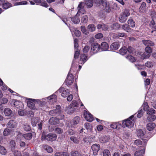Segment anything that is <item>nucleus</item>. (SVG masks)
<instances>
[{
  "label": "nucleus",
  "mask_w": 156,
  "mask_h": 156,
  "mask_svg": "<svg viewBox=\"0 0 156 156\" xmlns=\"http://www.w3.org/2000/svg\"><path fill=\"white\" fill-rule=\"evenodd\" d=\"M23 127L24 130L26 131H29L30 130L29 125L27 123L24 124Z\"/></svg>",
  "instance_id": "obj_51"
},
{
  "label": "nucleus",
  "mask_w": 156,
  "mask_h": 156,
  "mask_svg": "<svg viewBox=\"0 0 156 156\" xmlns=\"http://www.w3.org/2000/svg\"><path fill=\"white\" fill-rule=\"evenodd\" d=\"M19 115L20 116H23L27 113L26 110H19L18 112Z\"/></svg>",
  "instance_id": "obj_47"
},
{
  "label": "nucleus",
  "mask_w": 156,
  "mask_h": 156,
  "mask_svg": "<svg viewBox=\"0 0 156 156\" xmlns=\"http://www.w3.org/2000/svg\"><path fill=\"white\" fill-rule=\"evenodd\" d=\"M148 139V138L142 139L143 140V142H142L140 140L138 139L134 141V144L137 146L142 145V146L144 147L146 145Z\"/></svg>",
  "instance_id": "obj_9"
},
{
  "label": "nucleus",
  "mask_w": 156,
  "mask_h": 156,
  "mask_svg": "<svg viewBox=\"0 0 156 156\" xmlns=\"http://www.w3.org/2000/svg\"><path fill=\"white\" fill-rule=\"evenodd\" d=\"M7 152V151L4 147L0 145V153L2 155H5Z\"/></svg>",
  "instance_id": "obj_44"
},
{
  "label": "nucleus",
  "mask_w": 156,
  "mask_h": 156,
  "mask_svg": "<svg viewBox=\"0 0 156 156\" xmlns=\"http://www.w3.org/2000/svg\"><path fill=\"white\" fill-rule=\"evenodd\" d=\"M10 145L11 147V150L13 151L14 150L16 146V143L15 141L13 140H12L10 142Z\"/></svg>",
  "instance_id": "obj_57"
},
{
  "label": "nucleus",
  "mask_w": 156,
  "mask_h": 156,
  "mask_svg": "<svg viewBox=\"0 0 156 156\" xmlns=\"http://www.w3.org/2000/svg\"><path fill=\"white\" fill-rule=\"evenodd\" d=\"M66 81L67 85H70L73 83V78L72 74L69 73H68Z\"/></svg>",
  "instance_id": "obj_12"
},
{
  "label": "nucleus",
  "mask_w": 156,
  "mask_h": 156,
  "mask_svg": "<svg viewBox=\"0 0 156 156\" xmlns=\"http://www.w3.org/2000/svg\"><path fill=\"white\" fill-rule=\"evenodd\" d=\"M91 148L93 151V154L94 155H96L100 149V146L98 144H94L91 146Z\"/></svg>",
  "instance_id": "obj_10"
},
{
  "label": "nucleus",
  "mask_w": 156,
  "mask_h": 156,
  "mask_svg": "<svg viewBox=\"0 0 156 156\" xmlns=\"http://www.w3.org/2000/svg\"><path fill=\"white\" fill-rule=\"evenodd\" d=\"M69 29L71 32L72 31V30L74 31V33L76 36L79 37L80 36L81 33L80 31L76 30L75 28H74L69 27Z\"/></svg>",
  "instance_id": "obj_38"
},
{
  "label": "nucleus",
  "mask_w": 156,
  "mask_h": 156,
  "mask_svg": "<svg viewBox=\"0 0 156 156\" xmlns=\"http://www.w3.org/2000/svg\"><path fill=\"white\" fill-rule=\"evenodd\" d=\"M121 125V123L120 122H114L112 123L110 125L111 128L113 129H119V126Z\"/></svg>",
  "instance_id": "obj_23"
},
{
  "label": "nucleus",
  "mask_w": 156,
  "mask_h": 156,
  "mask_svg": "<svg viewBox=\"0 0 156 156\" xmlns=\"http://www.w3.org/2000/svg\"><path fill=\"white\" fill-rule=\"evenodd\" d=\"M125 36V34L123 33H118L114 34L113 38H119V37H123Z\"/></svg>",
  "instance_id": "obj_27"
},
{
  "label": "nucleus",
  "mask_w": 156,
  "mask_h": 156,
  "mask_svg": "<svg viewBox=\"0 0 156 156\" xmlns=\"http://www.w3.org/2000/svg\"><path fill=\"white\" fill-rule=\"evenodd\" d=\"M15 156H22L21 152L17 150H13L12 151Z\"/></svg>",
  "instance_id": "obj_63"
},
{
  "label": "nucleus",
  "mask_w": 156,
  "mask_h": 156,
  "mask_svg": "<svg viewBox=\"0 0 156 156\" xmlns=\"http://www.w3.org/2000/svg\"><path fill=\"white\" fill-rule=\"evenodd\" d=\"M84 126L88 131H90L92 129V126L89 123H85L84 124Z\"/></svg>",
  "instance_id": "obj_43"
},
{
  "label": "nucleus",
  "mask_w": 156,
  "mask_h": 156,
  "mask_svg": "<svg viewBox=\"0 0 156 156\" xmlns=\"http://www.w3.org/2000/svg\"><path fill=\"white\" fill-rule=\"evenodd\" d=\"M78 42V40L77 39H74V43L75 50H76L77 49H78L79 45Z\"/></svg>",
  "instance_id": "obj_60"
},
{
  "label": "nucleus",
  "mask_w": 156,
  "mask_h": 156,
  "mask_svg": "<svg viewBox=\"0 0 156 156\" xmlns=\"http://www.w3.org/2000/svg\"><path fill=\"white\" fill-rule=\"evenodd\" d=\"M136 134L137 136L139 138H141L142 139H144L145 134L144 132L141 129H139L136 131Z\"/></svg>",
  "instance_id": "obj_17"
},
{
  "label": "nucleus",
  "mask_w": 156,
  "mask_h": 156,
  "mask_svg": "<svg viewBox=\"0 0 156 156\" xmlns=\"http://www.w3.org/2000/svg\"><path fill=\"white\" fill-rule=\"evenodd\" d=\"M55 131L56 133L58 134H61L63 132V130L59 128H56Z\"/></svg>",
  "instance_id": "obj_62"
},
{
  "label": "nucleus",
  "mask_w": 156,
  "mask_h": 156,
  "mask_svg": "<svg viewBox=\"0 0 156 156\" xmlns=\"http://www.w3.org/2000/svg\"><path fill=\"white\" fill-rule=\"evenodd\" d=\"M60 106L59 105H57L56 109L51 110L49 112V114L51 116H57L59 115L61 112Z\"/></svg>",
  "instance_id": "obj_6"
},
{
  "label": "nucleus",
  "mask_w": 156,
  "mask_h": 156,
  "mask_svg": "<svg viewBox=\"0 0 156 156\" xmlns=\"http://www.w3.org/2000/svg\"><path fill=\"white\" fill-rule=\"evenodd\" d=\"M59 120L58 118L53 117L51 118L49 120V123L51 125H56L59 123Z\"/></svg>",
  "instance_id": "obj_14"
},
{
  "label": "nucleus",
  "mask_w": 156,
  "mask_h": 156,
  "mask_svg": "<svg viewBox=\"0 0 156 156\" xmlns=\"http://www.w3.org/2000/svg\"><path fill=\"white\" fill-rule=\"evenodd\" d=\"M71 154V156H83L81 153L79 151H73Z\"/></svg>",
  "instance_id": "obj_39"
},
{
  "label": "nucleus",
  "mask_w": 156,
  "mask_h": 156,
  "mask_svg": "<svg viewBox=\"0 0 156 156\" xmlns=\"http://www.w3.org/2000/svg\"><path fill=\"white\" fill-rule=\"evenodd\" d=\"M88 59L87 57L85 54H82L80 56L79 63L83 64Z\"/></svg>",
  "instance_id": "obj_20"
},
{
  "label": "nucleus",
  "mask_w": 156,
  "mask_h": 156,
  "mask_svg": "<svg viewBox=\"0 0 156 156\" xmlns=\"http://www.w3.org/2000/svg\"><path fill=\"white\" fill-rule=\"evenodd\" d=\"M127 52V48L125 46L119 50L120 53L122 55L126 54Z\"/></svg>",
  "instance_id": "obj_36"
},
{
  "label": "nucleus",
  "mask_w": 156,
  "mask_h": 156,
  "mask_svg": "<svg viewBox=\"0 0 156 156\" xmlns=\"http://www.w3.org/2000/svg\"><path fill=\"white\" fill-rule=\"evenodd\" d=\"M75 108L74 107L71 106L69 105L66 109V111L68 113H72L75 111Z\"/></svg>",
  "instance_id": "obj_30"
},
{
  "label": "nucleus",
  "mask_w": 156,
  "mask_h": 156,
  "mask_svg": "<svg viewBox=\"0 0 156 156\" xmlns=\"http://www.w3.org/2000/svg\"><path fill=\"white\" fill-rule=\"evenodd\" d=\"M75 50V53L74 55V58L75 59L78 58L80 54V51L78 49Z\"/></svg>",
  "instance_id": "obj_59"
},
{
  "label": "nucleus",
  "mask_w": 156,
  "mask_h": 156,
  "mask_svg": "<svg viewBox=\"0 0 156 156\" xmlns=\"http://www.w3.org/2000/svg\"><path fill=\"white\" fill-rule=\"evenodd\" d=\"M156 119V116L154 115H148L147 117V120L148 122H153Z\"/></svg>",
  "instance_id": "obj_26"
},
{
  "label": "nucleus",
  "mask_w": 156,
  "mask_h": 156,
  "mask_svg": "<svg viewBox=\"0 0 156 156\" xmlns=\"http://www.w3.org/2000/svg\"><path fill=\"white\" fill-rule=\"evenodd\" d=\"M57 137L55 134L50 133L45 135V133L43 132L42 134L41 139L42 140L52 141L55 140Z\"/></svg>",
  "instance_id": "obj_3"
},
{
  "label": "nucleus",
  "mask_w": 156,
  "mask_h": 156,
  "mask_svg": "<svg viewBox=\"0 0 156 156\" xmlns=\"http://www.w3.org/2000/svg\"><path fill=\"white\" fill-rule=\"evenodd\" d=\"M138 113L137 115V117L138 118H140L141 117L144 113V111L142 108L140 109V110L138 112Z\"/></svg>",
  "instance_id": "obj_56"
},
{
  "label": "nucleus",
  "mask_w": 156,
  "mask_h": 156,
  "mask_svg": "<svg viewBox=\"0 0 156 156\" xmlns=\"http://www.w3.org/2000/svg\"><path fill=\"white\" fill-rule=\"evenodd\" d=\"M70 138L71 140L75 143L78 144L79 142V140L74 136H71Z\"/></svg>",
  "instance_id": "obj_55"
},
{
  "label": "nucleus",
  "mask_w": 156,
  "mask_h": 156,
  "mask_svg": "<svg viewBox=\"0 0 156 156\" xmlns=\"http://www.w3.org/2000/svg\"><path fill=\"white\" fill-rule=\"evenodd\" d=\"M136 121V118L134 117L133 115H132L128 119L123 120L121 124L122 126L124 127H128L131 128L134 125V122Z\"/></svg>",
  "instance_id": "obj_2"
},
{
  "label": "nucleus",
  "mask_w": 156,
  "mask_h": 156,
  "mask_svg": "<svg viewBox=\"0 0 156 156\" xmlns=\"http://www.w3.org/2000/svg\"><path fill=\"white\" fill-rule=\"evenodd\" d=\"M109 139L110 138L109 136H104L100 138L99 141L101 143H105L108 142Z\"/></svg>",
  "instance_id": "obj_24"
},
{
  "label": "nucleus",
  "mask_w": 156,
  "mask_h": 156,
  "mask_svg": "<svg viewBox=\"0 0 156 156\" xmlns=\"http://www.w3.org/2000/svg\"><path fill=\"white\" fill-rule=\"evenodd\" d=\"M81 29L82 32L85 35H87L89 34L88 30H87L85 26H81Z\"/></svg>",
  "instance_id": "obj_46"
},
{
  "label": "nucleus",
  "mask_w": 156,
  "mask_h": 156,
  "mask_svg": "<svg viewBox=\"0 0 156 156\" xmlns=\"http://www.w3.org/2000/svg\"><path fill=\"white\" fill-rule=\"evenodd\" d=\"M144 110L145 111H147L149 109V107L147 103H145L143 105Z\"/></svg>",
  "instance_id": "obj_64"
},
{
  "label": "nucleus",
  "mask_w": 156,
  "mask_h": 156,
  "mask_svg": "<svg viewBox=\"0 0 156 156\" xmlns=\"http://www.w3.org/2000/svg\"><path fill=\"white\" fill-rule=\"evenodd\" d=\"M43 148L48 153H50L53 151L52 148L48 145H43Z\"/></svg>",
  "instance_id": "obj_28"
},
{
  "label": "nucleus",
  "mask_w": 156,
  "mask_h": 156,
  "mask_svg": "<svg viewBox=\"0 0 156 156\" xmlns=\"http://www.w3.org/2000/svg\"><path fill=\"white\" fill-rule=\"evenodd\" d=\"M100 50V45L97 43H94L91 46V52L94 54L96 53Z\"/></svg>",
  "instance_id": "obj_7"
},
{
  "label": "nucleus",
  "mask_w": 156,
  "mask_h": 156,
  "mask_svg": "<svg viewBox=\"0 0 156 156\" xmlns=\"http://www.w3.org/2000/svg\"><path fill=\"white\" fill-rule=\"evenodd\" d=\"M84 116L86 120L89 122H91L94 120L93 115L89 112L87 111H84Z\"/></svg>",
  "instance_id": "obj_8"
},
{
  "label": "nucleus",
  "mask_w": 156,
  "mask_h": 156,
  "mask_svg": "<svg viewBox=\"0 0 156 156\" xmlns=\"http://www.w3.org/2000/svg\"><path fill=\"white\" fill-rule=\"evenodd\" d=\"M11 6L12 5L10 3L5 2L3 4L2 7L4 9H6L11 7Z\"/></svg>",
  "instance_id": "obj_45"
},
{
  "label": "nucleus",
  "mask_w": 156,
  "mask_h": 156,
  "mask_svg": "<svg viewBox=\"0 0 156 156\" xmlns=\"http://www.w3.org/2000/svg\"><path fill=\"white\" fill-rule=\"evenodd\" d=\"M130 15L129 10L128 9H125L121 15V18L122 20L126 19L127 18V17Z\"/></svg>",
  "instance_id": "obj_16"
},
{
  "label": "nucleus",
  "mask_w": 156,
  "mask_h": 156,
  "mask_svg": "<svg viewBox=\"0 0 156 156\" xmlns=\"http://www.w3.org/2000/svg\"><path fill=\"white\" fill-rule=\"evenodd\" d=\"M8 101L7 98H3L2 99L0 100V108L1 110L3 109V108L2 107V104H5Z\"/></svg>",
  "instance_id": "obj_40"
},
{
  "label": "nucleus",
  "mask_w": 156,
  "mask_h": 156,
  "mask_svg": "<svg viewBox=\"0 0 156 156\" xmlns=\"http://www.w3.org/2000/svg\"><path fill=\"white\" fill-rule=\"evenodd\" d=\"M108 48V44L106 42L102 43L100 46V49H101L102 51H107Z\"/></svg>",
  "instance_id": "obj_21"
},
{
  "label": "nucleus",
  "mask_w": 156,
  "mask_h": 156,
  "mask_svg": "<svg viewBox=\"0 0 156 156\" xmlns=\"http://www.w3.org/2000/svg\"><path fill=\"white\" fill-rule=\"evenodd\" d=\"M155 110L152 108L149 109L147 112V113L148 115H152L155 113Z\"/></svg>",
  "instance_id": "obj_48"
},
{
  "label": "nucleus",
  "mask_w": 156,
  "mask_h": 156,
  "mask_svg": "<svg viewBox=\"0 0 156 156\" xmlns=\"http://www.w3.org/2000/svg\"><path fill=\"white\" fill-rule=\"evenodd\" d=\"M144 153V149L136 151L134 154L135 156H143Z\"/></svg>",
  "instance_id": "obj_35"
},
{
  "label": "nucleus",
  "mask_w": 156,
  "mask_h": 156,
  "mask_svg": "<svg viewBox=\"0 0 156 156\" xmlns=\"http://www.w3.org/2000/svg\"><path fill=\"white\" fill-rule=\"evenodd\" d=\"M57 101V96L55 94H53L50 95L47 98H44L41 100H36L37 103L41 109L44 111L46 109V108L47 106V102L49 104L52 105L54 104Z\"/></svg>",
  "instance_id": "obj_1"
},
{
  "label": "nucleus",
  "mask_w": 156,
  "mask_h": 156,
  "mask_svg": "<svg viewBox=\"0 0 156 156\" xmlns=\"http://www.w3.org/2000/svg\"><path fill=\"white\" fill-rule=\"evenodd\" d=\"M87 30L89 31L92 32L95 30L96 27L94 25L90 24L87 27Z\"/></svg>",
  "instance_id": "obj_29"
},
{
  "label": "nucleus",
  "mask_w": 156,
  "mask_h": 156,
  "mask_svg": "<svg viewBox=\"0 0 156 156\" xmlns=\"http://www.w3.org/2000/svg\"><path fill=\"white\" fill-rule=\"evenodd\" d=\"M7 127L9 128H14L16 126V122L13 120H10L7 124Z\"/></svg>",
  "instance_id": "obj_22"
},
{
  "label": "nucleus",
  "mask_w": 156,
  "mask_h": 156,
  "mask_svg": "<svg viewBox=\"0 0 156 156\" xmlns=\"http://www.w3.org/2000/svg\"><path fill=\"white\" fill-rule=\"evenodd\" d=\"M27 99L28 100V101H27L28 106L31 109L33 110H36V107L35 104L33 102L36 101V103L38 104L37 103V102L36 101V100H37V99L30 98Z\"/></svg>",
  "instance_id": "obj_5"
},
{
  "label": "nucleus",
  "mask_w": 156,
  "mask_h": 156,
  "mask_svg": "<svg viewBox=\"0 0 156 156\" xmlns=\"http://www.w3.org/2000/svg\"><path fill=\"white\" fill-rule=\"evenodd\" d=\"M4 113L6 116H9L12 114V111L9 108H6L5 109Z\"/></svg>",
  "instance_id": "obj_33"
},
{
  "label": "nucleus",
  "mask_w": 156,
  "mask_h": 156,
  "mask_svg": "<svg viewBox=\"0 0 156 156\" xmlns=\"http://www.w3.org/2000/svg\"><path fill=\"white\" fill-rule=\"evenodd\" d=\"M154 63L151 61H147L145 63V66L148 68H151L153 67Z\"/></svg>",
  "instance_id": "obj_50"
},
{
  "label": "nucleus",
  "mask_w": 156,
  "mask_h": 156,
  "mask_svg": "<svg viewBox=\"0 0 156 156\" xmlns=\"http://www.w3.org/2000/svg\"><path fill=\"white\" fill-rule=\"evenodd\" d=\"M80 120V117L79 116H76L75 117L74 119L73 122V125H76L78 124Z\"/></svg>",
  "instance_id": "obj_53"
},
{
  "label": "nucleus",
  "mask_w": 156,
  "mask_h": 156,
  "mask_svg": "<svg viewBox=\"0 0 156 156\" xmlns=\"http://www.w3.org/2000/svg\"><path fill=\"white\" fill-rule=\"evenodd\" d=\"M103 156H111L109 151L107 149L105 150L103 152Z\"/></svg>",
  "instance_id": "obj_58"
},
{
  "label": "nucleus",
  "mask_w": 156,
  "mask_h": 156,
  "mask_svg": "<svg viewBox=\"0 0 156 156\" xmlns=\"http://www.w3.org/2000/svg\"><path fill=\"white\" fill-rule=\"evenodd\" d=\"M103 6L104 8V10L106 12L109 13L111 10V6L109 3L107 1L103 3Z\"/></svg>",
  "instance_id": "obj_11"
},
{
  "label": "nucleus",
  "mask_w": 156,
  "mask_h": 156,
  "mask_svg": "<svg viewBox=\"0 0 156 156\" xmlns=\"http://www.w3.org/2000/svg\"><path fill=\"white\" fill-rule=\"evenodd\" d=\"M128 23L129 27H135V23L133 20H128Z\"/></svg>",
  "instance_id": "obj_52"
},
{
  "label": "nucleus",
  "mask_w": 156,
  "mask_h": 156,
  "mask_svg": "<svg viewBox=\"0 0 156 156\" xmlns=\"http://www.w3.org/2000/svg\"><path fill=\"white\" fill-rule=\"evenodd\" d=\"M146 8V4L145 2H142L141 5L139 10L141 12H145Z\"/></svg>",
  "instance_id": "obj_34"
},
{
  "label": "nucleus",
  "mask_w": 156,
  "mask_h": 156,
  "mask_svg": "<svg viewBox=\"0 0 156 156\" xmlns=\"http://www.w3.org/2000/svg\"><path fill=\"white\" fill-rule=\"evenodd\" d=\"M156 125L155 123L153 122H149L146 125V128L147 130L149 131H151L155 127Z\"/></svg>",
  "instance_id": "obj_18"
},
{
  "label": "nucleus",
  "mask_w": 156,
  "mask_h": 156,
  "mask_svg": "<svg viewBox=\"0 0 156 156\" xmlns=\"http://www.w3.org/2000/svg\"><path fill=\"white\" fill-rule=\"evenodd\" d=\"M31 121L32 125L34 126H36L37 123L39 122V119L38 117L35 118H32Z\"/></svg>",
  "instance_id": "obj_31"
},
{
  "label": "nucleus",
  "mask_w": 156,
  "mask_h": 156,
  "mask_svg": "<svg viewBox=\"0 0 156 156\" xmlns=\"http://www.w3.org/2000/svg\"><path fill=\"white\" fill-rule=\"evenodd\" d=\"M69 89L64 90L61 94L62 96L64 98L66 97L69 95Z\"/></svg>",
  "instance_id": "obj_41"
},
{
  "label": "nucleus",
  "mask_w": 156,
  "mask_h": 156,
  "mask_svg": "<svg viewBox=\"0 0 156 156\" xmlns=\"http://www.w3.org/2000/svg\"><path fill=\"white\" fill-rule=\"evenodd\" d=\"M122 28L123 30L127 32H128L130 31V29L129 28L128 25H123L122 26Z\"/></svg>",
  "instance_id": "obj_49"
},
{
  "label": "nucleus",
  "mask_w": 156,
  "mask_h": 156,
  "mask_svg": "<svg viewBox=\"0 0 156 156\" xmlns=\"http://www.w3.org/2000/svg\"><path fill=\"white\" fill-rule=\"evenodd\" d=\"M126 57L131 62H133L135 61V59L134 57L131 55H128Z\"/></svg>",
  "instance_id": "obj_54"
},
{
  "label": "nucleus",
  "mask_w": 156,
  "mask_h": 156,
  "mask_svg": "<svg viewBox=\"0 0 156 156\" xmlns=\"http://www.w3.org/2000/svg\"><path fill=\"white\" fill-rule=\"evenodd\" d=\"M119 47L120 44L119 42H115L111 45L110 48L111 50L114 51L118 49Z\"/></svg>",
  "instance_id": "obj_15"
},
{
  "label": "nucleus",
  "mask_w": 156,
  "mask_h": 156,
  "mask_svg": "<svg viewBox=\"0 0 156 156\" xmlns=\"http://www.w3.org/2000/svg\"><path fill=\"white\" fill-rule=\"evenodd\" d=\"M142 42L143 44L145 46H152L154 45V43L150 40H143Z\"/></svg>",
  "instance_id": "obj_19"
},
{
  "label": "nucleus",
  "mask_w": 156,
  "mask_h": 156,
  "mask_svg": "<svg viewBox=\"0 0 156 156\" xmlns=\"http://www.w3.org/2000/svg\"><path fill=\"white\" fill-rule=\"evenodd\" d=\"M22 136L25 139L30 140L32 137V135L31 133H27L23 134Z\"/></svg>",
  "instance_id": "obj_32"
},
{
  "label": "nucleus",
  "mask_w": 156,
  "mask_h": 156,
  "mask_svg": "<svg viewBox=\"0 0 156 156\" xmlns=\"http://www.w3.org/2000/svg\"><path fill=\"white\" fill-rule=\"evenodd\" d=\"M10 103L12 105H14L16 108L19 110H22L24 108L23 104L22 102L18 100L12 99L11 100Z\"/></svg>",
  "instance_id": "obj_4"
},
{
  "label": "nucleus",
  "mask_w": 156,
  "mask_h": 156,
  "mask_svg": "<svg viewBox=\"0 0 156 156\" xmlns=\"http://www.w3.org/2000/svg\"><path fill=\"white\" fill-rule=\"evenodd\" d=\"M78 10V12L76 16H80L81 14H84L86 12V11L84 9V8L81 9H79V10Z\"/></svg>",
  "instance_id": "obj_42"
},
{
  "label": "nucleus",
  "mask_w": 156,
  "mask_h": 156,
  "mask_svg": "<svg viewBox=\"0 0 156 156\" xmlns=\"http://www.w3.org/2000/svg\"><path fill=\"white\" fill-rule=\"evenodd\" d=\"M94 3L97 5H101L102 4L103 5V3L106 1H105L104 0H94Z\"/></svg>",
  "instance_id": "obj_61"
},
{
  "label": "nucleus",
  "mask_w": 156,
  "mask_h": 156,
  "mask_svg": "<svg viewBox=\"0 0 156 156\" xmlns=\"http://www.w3.org/2000/svg\"><path fill=\"white\" fill-rule=\"evenodd\" d=\"M85 3L87 8H91L93 6V0H85Z\"/></svg>",
  "instance_id": "obj_25"
},
{
  "label": "nucleus",
  "mask_w": 156,
  "mask_h": 156,
  "mask_svg": "<svg viewBox=\"0 0 156 156\" xmlns=\"http://www.w3.org/2000/svg\"><path fill=\"white\" fill-rule=\"evenodd\" d=\"M93 138L91 136H85L83 138V140L85 145H88L92 142Z\"/></svg>",
  "instance_id": "obj_13"
},
{
  "label": "nucleus",
  "mask_w": 156,
  "mask_h": 156,
  "mask_svg": "<svg viewBox=\"0 0 156 156\" xmlns=\"http://www.w3.org/2000/svg\"><path fill=\"white\" fill-rule=\"evenodd\" d=\"M55 156H68L67 152H57L55 154Z\"/></svg>",
  "instance_id": "obj_37"
}]
</instances>
